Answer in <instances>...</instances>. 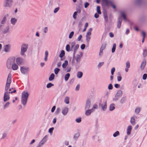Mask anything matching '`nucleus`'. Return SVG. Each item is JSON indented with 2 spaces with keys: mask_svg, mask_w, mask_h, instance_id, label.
<instances>
[{
  "mask_svg": "<svg viewBox=\"0 0 147 147\" xmlns=\"http://www.w3.org/2000/svg\"><path fill=\"white\" fill-rule=\"evenodd\" d=\"M28 94L27 92H24L22 93V96L21 102L24 105L26 104L27 100L28 97Z\"/></svg>",
  "mask_w": 147,
  "mask_h": 147,
  "instance_id": "f257e3e1",
  "label": "nucleus"
},
{
  "mask_svg": "<svg viewBox=\"0 0 147 147\" xmlns=\"http://www.w3.org/2000/svg\"><path fill=\"white\" fill-rule=\"evenodd\" d=\"M11 82V76L9 75L7 80V83L6 85L5 90H8L10 87V84Z\"/></svg>",
  "mask_w": 147,
  "mask_h": 147,
  "instance_id": "f03ea898",
  "label": "nucleus"
},
{
  "mask_svg": "<svg viewBox=\"0 0 147 147\" xmlns=\"http://www.w3.org/2000/svg\"><path fill=\"white\" fill-rule=\"evenodd\" d=\"M6 91L5 92L3 96V100L6 102L9 99L10 97L9 94L10 92H8V90H5Z\"/></svg>",
  "mask_w": 147,
  "mask_h": 147,
  "instance_id": "7ed1b4c3",
  "label": "nucleus"
},
{
  "mask_svg": "<svg viewBox=\"0 0 147 147\" xmlns=\"http://www.w3.org/2000/svg\"><path fill=\"white\" fill-rule=\"evenodd\" d=\"M135 3L137 6H140L146 4V3L145 1H144L143 0H136Z\"/></svg>",
  "mask_w": 147,
  "mask_h": 147,
  "instance_id": "20e7f679",
  "label": "nucleus"
},
{
  "mask_svg": "<svg viewBox=\"0 0 147 147\" xmlns=\"http://www.w3.org/2000/svg\"><path fill=\"white\" fill-rule=\"evenodd\" d=\"M28 48L27 45L25 44H23L22 45L21 49V54L23 55H24V53L27 51V49Z\"/></svg>",
  "mask_w": 147,
  "mask_h": 147,
  "instance_id": "39448f33",
  "label": "nucleus"
},
{
  "mask_svg": "<svg viewBox=\"0 0 147 147\" xmlns=\"http://www.w3.org/2000/svg\"><path fill=\"white\" fill-rule=\"evenodd\" d=\"M15 58V57L10 58L8 59L7 61V65H11L14 62Z\"/></svg>",
  "mask_w": 147,
  "mask_h": 147,
  "instance_id": "423d86ee",
  "label": "nucleus"
},
{
  "mask_svg": "<svg viewBox=\"0 0 147 147\" xmlns=\"http://www.w3.org/2000/svg\"><path fill=\"white\" fill-rule=\"evenodd\" d=\"M28 70V68L25 67H22L20 68V71L23 74L27 73Z\"/></svg>",
  "mask_w": 147,
  "mask_h": 147,
  "instance_id": "0eeeda50",
  "label": "nucleus"
},
{
  "mask_svg": "<svg viewBox=\"0 0 147 147\" xmlns=\"http://www.w3.org/2000/svg\"><path fill=\"white\" fill-rule=\"evenodd\" d=\"M17 20L15 18H12L10 20V23L12 25H14L17 22Z\"/></svg>",
  "mask_w": 147,
  "mask_h": 147,
  "instance_id": "6e6552de",
  "label": "nucleus"
},
{
  "mask_svg": "<svg viewBox=\"0 0 147 147\" xmlns=\"http://www.w3.org/2000/svg\"><path fill=\"white\" fill-rule=\"evenodd\" d=\"M68 111V108L67 107L63 108L62 109V113L64 115H66Z\"/></svg>",
  "mask_w": 147,
  "mask_h": 147,
  "instance_id": "1a4fd4ad",
  "label": "nucleus"
},
{
  "mask_svg": "<svg viewBox=\"0 0 147 147\" xmlns=\"http://www.w3.org/2000/svg\"><path fill=\"white\" fill-rule=\"evenodd\" d=\"M10 45H6L4 47V51L5 52H8L9 51Z\"/></svg>",
  "mask_w": 147,
  "mask_h": 147,
  "instance_id": "9d476101",
  "label": "nucleus"
},
{
  "mask_svg": "<svg viewBox=\"0 0 147 147\" xmlns=\"http://www.w3.org/2000/svg\"><path fill=\"white\" fill-rule=\"evenodd\" d=\"M5 3L4 5L5 7H9L10 6V5L9 3H12V1L11 0H5Z\"/></svg>",
  "mask_w": 147,
  "mask_h": 147,
  "instance_id": "9b49d317",
  "label": "nucleus"
},
{
  "mask_svg": "<svg viewBox=\"0 0 147 147\" xmlns=\"http://www.w3.org/2000/svg\"><path fill=\"white\" fill-rule=\"evenodd\" d=\"M90 105V101L89 100H87L86 101V102L85 106L86 109H89Z\"/></svg>",
  "mask_w": 147,
  "mask_h": 147,
  "instance_id": "f8f14e48",
  "label": "nucleus"
},
{
  "mask_svg": "<svg viewBox=\"0 0 147 147\" xmlns=\"http://www.w3.org/2000/svg\"><path fill=\"white\" fill-rule=\"evenodd\" d=\"M46 140L45 138H43V139L40 142L38 146L37 147H40L42 145L46 142Z\"/></svg>",
  "mask_w": 147,
  "mask_h": 147,
  "instance_id": "ddd939ff",
  "label": "nucleus"
},
{
  "mask_svg": "<svg viewBox=\"0 0 147 147\" xmlns=\"http://www.w3.org/2000/svg\"><path fill=\"white\" fill-rule=\"evenodd\" d=\"M79 47V45H76L75 47V48L74 49V53L73 58H75V53L77 50L78 49ZM73 60H74V59H73V60L72 61V63L74 61Z\"/></svg>",
  "mask_w": 147,
  "mask_h": 147,
  "instance_id": "4468645a",
  "label": "nucleus"
},
{
  "mask_svg": "<svg viewBox=\"0 0 147 147\" xmlns=\"http://www.w3.org/2000/svg\"><path fill=\"white\" fill-rule=\"evenodd\" d=\"M16 62L18 64H20L23 62L22 59L20 58H18L16 59Z\"/></svg>",
  "mask_w": 147,
  "mask_h": 147,
  "instance_id": "2eb2a0df",
  "label": "nucleus"
},
{
  "mask_svg": "<svg viewBox=\"0 0 147 147\" xmlns=\"http://www.w3.org/2000/svg\"><path fill=\"white\" fill-rule=\"evenodd\" d=\"M132 129V126L131 125L129 126L127 129V133L128 135H129Z\"/></svg>",
  "mask_w": 147,
  "mask_h": 147,
  "instance_id": "dca6fc26",
  "label": "nucleus"
},
{
  "mask_svg": "<svg viewBox=\"0 0 147 147\" xmlns=\"http://www.w3.org/2000/svg\"><path fill=\"white\" fill-rule=\"evenodd\" d=\"M146 61L145 60H144L142 63L141 65V68L142 69H143L146 64Z\"/></svg>",
  "mask_w": 147,
  "mask_h": 147,
  "instance_id": "f3484780",
  "label": "nucleus"
},
{
  "mask_svg": "<svg viewBox=\"0 0 147 147\" xmlns=\"http://www.w3.org/2000/svg\"><path fill=\"white\" fill-rule=\"evenodd\" d=\"M82 56V53H81L80 55H78L77 56L76 60L77 62H79L80 59Z\"/></svg>",
  "mask_w": 147,
  "mask_h": 147,
  "instance_id": "a211bd4d",
  "label": "nucleus"
},
{
  "mask_svg": "<svg viewBox=\"0 0 147 147\" xmlns=\"http://www.w3.org/2000/svg\"><path fill=\"white\" fill-rule=\"evenodd\" d=\"M12 67L13 70H17L18 68V66L15 64H13L12 65Z\"/></svg>",
  "mask_w": 147,
  "mask_h": 147,
  "instance_id": "6ab92c4d",
  "label": "nucleus"
},
{
  "mask_svg": "<svg viewBox=\"0 0 147 147\" xmlns=\"http://www.w3.org/2000/svg\"><path fill=\"white\" fill-rule=\"evenodd\" d=\"M9 29V26L7 27L3 30V33L4 34H5L7 33L8 32Z\"/></svg>",
  "mask_w": 147,
  "mask_h": 147,
  "instance_id": "aec40b11",
  "label": "nucleus"
},
{
  "mask_svg": "<svg viewBox=\"0 0 147 147\" xmlns=\"http://www.w3.org/2000/svg\"><path fill=\"white\" fill-rule=\"evenodd\" d=\"M92 111H93L91 109L88 110H87L86 112V115L87 116L89 115L90 114L91 112H92Z\"/></svg>",
  "mask_w": 147,
  "mask_h": 147,
  "instance_id": "412c9836",
  "label": "nucleus"
},
{
  "mask_svg": "<svg viewBox=\"0 0 147 147\" xmlns=\"http://www.w3.org/2000/svg\"><path fill=\"white\" fill-rule=\"evenodd\" d=\"M8 16V15H7V16H4V17L3 18V19L2 20L1 22L2 24H5V23L6 20H7V16Z\"/></svg>",
  "mask_w": 147,
  "mask_h": 147,
  "instance_id": "4be33fe9",
  "label": "nucleus"
},
{
  "mask_svg": "<svg viewBox=\"0 0 147 147\" xmlns=\"http://www.w3.org/2000/svg\"><path fill=\"white\" fill-rule=\"evenodd\" d=\"M120 14L122 16L123 18L125 20L126 19L125 13L124 11H121Z\"/></svg>",
  "mask_w": 147,
  "mask_h": 147,
  "instance_id": "5701e85b",
  "label": "nucleus"
},
{
  "mask_svg": "<svg viewBox=\"0 0 147 147\" xmlns=\"http://www.w3.org/2000/svg\"><path fill=\"white\" fill-rule=\"evenodd\" d=\"M68 65V61L67 60L65 61L64 63L62 65V66L63 68H65L66 66Z\"/></svg>",
  "mask_w": 147,
  "mask_h": 147,
  "instance_id": "b1692460",
  "label": "nucleus"
},
{
  "mask_svg": "<svg viewBox=\"0 0 147 147\" xmlns=\"http://www.w3.org/2000/svg\"><path fill=\"white\" fill-rule=\"evenodd\" d=\"M69 97L68 96L66 97L65 99L64 102H65L67 104L69 103Z\"/></svg>",
  "mask_w": 147,
  "mask_h": 147,
  "instance_id": "393cba45",
  "label": "nucleus"
},
{
  "mask_svg": "<svg viewBox=\"0 0 147 147\" xmlns=\"http://www.w3.org/2000/svg\"><path fill=\"white\" fill-rule=\"evenodd\" d=\"M70 76V75L69 73H67L65 75V81H67L68 80Z\"/></svg>",
  "mask_w": 147,
  "mask_h": 147,
  "instance_id": "a878e982",
  "label": "nucleus"
},
{
  "mask_svg": "<svg viewBox=\"0 0 147 147\" xmlns=\"http://www.w3.org/2000/svg\"><path fill=\"white\" fill-rule=\"evenodd\" d=\"M55 77V75L53 74H51L50 76L49 80L50 81H52L53 80L54 78Z\"/></svg>",
  "mask_w": 147,
  "mask_h": 147,
  "instance_id": "bb28decb",
  "label": "nucleus"
},
{
  "mask_svg": "<svg viewBox=\"0 0 147 147\" xmlns=\"http://www.w3.org/2000/svg\"><path fill=\"white\" fill-rule=\"evenodd\" d=\"M82 73L81 71L78 72L77 74V77L79 78H81L82 76Z\"/></svg>",
  "mask_w": 147,
  "mask_h": 147,
  "instance_id": "cd10ccee",
  "label": "nucleus"
},
{
  "mask_svg": "<svg viewBox=\"0 0 147 147\" xmlns=\"http://www.w3.org/2000/svg\"><path fill=\"white\" fill-rule=\"evenodd\" d=\"M99 106L102 107V109L103 110H105L106 109L107 107L106 102H105V105L104 106L102 107V105H101L100 104H99Z\"/></svg>",
  "mask_w": 147,
  "mask_h": 147,
  "instance_id": "c85d7f7f",
  "label": "nucleus"
},
{
  "mask_svg": "<svg viewBox=\"0 0 147 147\" xmlns=\"http://www.w3.org/2000/svg\"><path fill=\"white\" fill-rule=\"evenodd\" d=\"M130 122H131V124L133 125H134V124H135V119L134 117H132L131 118V120H130Z\"/></svg>",
  "mask_w": 147,
  "mask_h": 147,
  "instance_id": "c756f323",
  "label": "nucleus"
},
{
  "mask_svg": "<svg viewBox=\"0 0 147 147\" xmlns=\"http://www.w3.org/2000/svg\"><path fill=\"white\" fill-rule=\"evenodd\" d=\"M96 11L99 14H101V12L100 10V7L99 6H97L96 7Z\"/></svg>",
  "mask_w": 147,
  "mask_h": 147,
  "instance_id": "7c9ffc66",
  "label": "nucleus"
},
{
  "mask_svg": "<svg viewBox=\"0 0 147 147\" xmlns=\"http://www.w3.org/2000/svg\"><path fill=\"white\" fill-rule=\"evenodd\" d=\"M115 109L114 105L113 104L110 105L109 107V110L110 111H112Z\"/></svg>",
  "mask_w": 147,
  "mask_h": 147,
  "instance_id": "2f4dec72",
  "label": "nucleus"
},
{
  "mask_svg": "<svg viewBox=\"0 0 147 147\" xmlns=\"http://www.w3.org/2000/svg\"><path fill=\"white\" fill-rule=\"evenodd\" d=\"M92 30V28H90L88 30V31L87 32L86 35L87 36H90L91 35V32Z\"/></svg>",
  "mask_w": 147,
  "mask_h": 147,
  "instance_id": "473e14b6",
  "label": "nucleus"
},
{
  "mask_svg": "<svg viewBox=\"0 0 147 147\" xmlns=\"http://www.w3.org/2000/svg\"><path fill=\"white\" fill-rule=\"evenodd\" d=\"M116 47V45L115 44H114L113 45V47L112 49V53H114Z\"/></svg>",
  "mask_w": 147,
  "mask_h": 147,
  "instance_id": "72a5a7b5",
  "label": "nucleus"
},
{
  "mask_svg": "<svg viewBox=\"0 0 147 147\" xmlns=\"http://www.w3.org/2000/svg\"><path fill=\"white\" fill-rule=\"evenodd\" d=\"M65 52L63 50L61 51V53L59 55V57H62L65 55Z\"/></svg>",
  "mask_w": 147,
  "mask_h": 147,
  "instance_id": "f704fd0d",
  "label": "nucleus"
},
{
  "mask_svg": "<svg viewBox=\"0 0 147 147\" xmlns=\"http://www.w3.org/2000/svg\"><path fill=\"white\" fill-rule=\"evenodd\" d=\"M147 54V50L146 49L144 50L143 53V56L144 57H145Z\"/></svg>",
  "mask_w": 147,
  "mask_h": 147,
  "instance_id": "c9c22d12",
  "label": "nucleus"
},
{
  "mask_svg": "<svg viewBox=\"0 0 147 147\" xmlns=\"http://www.w3.org/2000/svg\"><path fill=\"white\" fill-rule=\"evenodd\" d=\"M66 49L67 51H70V46L69 45H67L66 47Z\"/></svg>",
  "mask_w": 147,
  "mask_h": 147,
  "instance_id": "e433bc0d",
  "label": "nucleus"
},
{
  "mask_svg": "<svg viewBox=\"0 0 147 147\" xmlns=\"http://www.w3.org/2000/svg\"><path fill=\"white\" fill-rule=\"evenodd\" d=\"M60 71V69L58 68H56L54 69V72L55 74H57Z\"/></svg>",
  "mask_w": 147,
  "mask_h": 147,
  "instance_id": "4c0bfd02",
  "label": "nucleus"
},
{
  "mask_svg": "<svg viewBox=\"0 0 147 147\" xmlns=\"http://www.w3.org/2000/svg\"><path fill=\"white\" fill-rule=\"evenodd\" d=\"M53 85H54L53 84L51 83H49L47 85V88H49L53 86Z\"/></svg>",
  "mask_w": 147,
  "mask_h": 147,
  "instance_id": "58836bf2",
  "label": "nucleus"
},
{
  "mask_svg": "<svg viewBox=\"0 0 147 147\" xmlns=\"http://www.w3.org/2000/svg\"><path fill=\"white\" fill-rule=\"evenodd\" d=\"M97 108H98L97 105H93V107L92 108V109H91L92 110V111H93L94 110V109H97Z\"/></svg>",
  "mask_w": 147,
  "mask_h": 147,
  "instance_id": "ea45409f",
  "label": "nucleus"
},
{
  "mask_svg": "<svg viewBox=\"0 0 147 147\" xmlns=\"http://www.w3.org/2000/svg\"><path fill=\"white\" fill-rule=\"evenodd\" d=\"M106 43H103L101 47V49H102V50L104 49L106 47Z\"/></svg>",
  "mask_w": 147,
  "mask_h": 147,
  "instance_id": "a19ab883",
  "label": "nucleus"
},
{
  "mask_svg": "<svg viewBox=\"0 0 147 147\" xmlns=\"http://www.w3.org/2000/svg\"><path fill=\"white\" fill-rule=\"evenodd\" d=\"M74 34V32L73 31H72L69 34V38H72L73 35Z\"/></svg>",
  "mask_w": 147,
  "mask_h": 147,
  "instance_id": "79ce46f5",
  "label": "nucleus"
},
{
  "mask_svg": "<svg viewBox=\"0 0 147 147\" xmlns=\"http://www.w3.org/2000/svg\"><path fill=\"white\" fill-rule=\"evenodd\" d=\"M121 22L120 21H118L117 23V27L118 28H120L121 26Z\"/></svg>",
  "mask_w": 147,
  "mask_h": 147,
  "instance_id": "37998d69",
  "label": "nucleus"
},
{
  "mask_svg": "<svg viewBox=\"0 0 147 147\" xmlns=\"http://www.w3.org/2000/svg\"><path fill=\"white\" fill-rule=\"evenodd\" d=\"M119 134V132L118 131H117L114 134H113V136L114 137H116L117 136H118Z\"/></svg>",
  "mask_w": 147,
  "mask_h": 147,
  "instance_id": "c03bdc74",
  "label": "nucleus"
},
{
  "mask_svg": "<svg viewBox=\"0 0 147 147\" xmlns=\"http://www.w3.org/2000/svg\"><path fill=\"white\" fill-rule=\"evenodd\" d=\"M10 104V103L9 102H7L4 106V108L5 109L8 107Z\"/></svg>",
  "mask_w": 147,
  "mask_h": 147,
  "instance_id": "a18cd8bd",
  "label": "nucleus"
},
{
  "mask_svg": "<svg viewBox=\"0 0 147 147\" xmlns=\"http://www.w3.org/2000/svg\"><path fill=\"white\" fill-rule=\"evenodd\" d=\"M89 5V4L87 2H86L84 3V6L85 8H86Z\"/></svg>",
  "mask_w": 147,
  "mask_h": 147,
  "instance_id": "49530a36",
  "label": "nucleus"
},
{
  "mask_svg": "<svg viewBox=\"0 0 147 147\" xmlns=\"http://www.w3.org/2000/svg\"><path fill=\"white\" fill-rule=\"evenodd\" d=\"M86 40L88 42H89V41L90 39V36H86Z\"/></svg>",
  "mask_w": 147,
  "mask_h": 147,
  "instance_id": "de8ad7c7",
  "label": "nucleus"
},
{
  "mask_svg": "<svg viewBox=\"0 0 147 147\" xmlns=\"http://www.w3.org/2000/svg\"><path fill=\"white\" fill-rule=\"evenodd\" d=\"M130 67V63L129 62L127 61L126 63V68H129Z\"/></svg>",
  "mask_w": 147,
  "mask_h": 147,
  "instance_id": "09e8293b",
  "label": "nucleus"
},
{
  "mask_svg": "<svg viewBox=\"0 0 147 147\" xmlns=\"http://www.w3.org/2000/svg\"><path fill=\"white\" fill-rule=\"evenodd\" d=\"M147 77V75L146 74H144L143 76V79L144 80H145L146 79Z\"/></svg>",
  "mask_w": 147,
  "mask_h": 147,
  "instance_id": "8fccbe9b",
  "label": "nucleus"
},
{
  "mask_svg": "<svg viewBox=\"0 0 147 147\" xmlns=\"http://www.w3.org/2000/svg\"><path fill=\"white\" fill-rule=\"evenodd\" d=\"M77 13V12H74L73 14V17L75 19L76 18V16Z\"/></svg>",
  "mask_w": 147,
  "mask_h": 147,
  "instance_id": "3c124183",
  "label": "nucleus"
},
{
  "mask_svg": "<svg viewBox=\"0 0 147 147\" xmlns=\"http://www.w3.org/2000/svg\"><path fill=\"white\" fill-rule=\"evenodd\" d=\"M122 92L121 91H119L117 92L116 94V95L117 96L120 95L122 94Z\"/></svg>",
  "mask_w": 147,
  "mask_h": 147,
  "instance_id": "603ef678",
  "label": "nucleus"
},
{
  "mask_svg": "<svg viewBox=\"0 0 147 147\" xmlns=\"http://www.w3.org/2000/svg\"><path fill=\"white\" fill-rule=\"evenodd\" d=\"M53 129H54L53 127H52V128H50L49 130V132L50 133H52Z\"/></svg>",
  "mask_w": 147,
  "mask_h": 147,
  "instance_id": "864d4df0",
  "label": "nucleus"
},
{
  "mask_svg": "<svg viewBox=\"0 0 147 147\" xmlns=\"http://www.w3.org/2000/svg\"><path fill=\"white\" fill-rule=\"evenodd\" d=\"M59 7H57L55 8V9L54 12V13H56L59 10Z\"/></svg>",
  "mask_w": 147,
  "mask_h": 147,
  "instance_id": "5fc2aeb1",
  "label": "nucleus"
},
{
  "mask_svg": "<svg viewBox=\"0 0 147 147\" xmlns=\"http://www.w3.org/2000/svg\"><path fill=\"white\" fill-rule=\"evenodd\" d=\"M115 68L114 67L111 70V74L112 75H113L114 74V72L115 71Z\"/></svg>",
  "mask_w": 147,
  "mask_h": 147,
  "instance_id": "6e6d98bb",
  "label": "nucleus"
},
{
  "mask_svg": "<svg viewBox=\"0 0 147 147\" xmlns=\"http://www.w3.org/2000/svg\"><path fill=\"white\" fill-rule=\"evenodd\" d=\"M140 111V109L139 108H137L135 110V112L137 113H138Z\"/></svg>",
  "mask_w": 147,
  "mask_h": 147,
  "instance_id": "4d7b16f0",
  "label": "nucleus"
},
{
  "mask_svg": "<svg viewBox=\"0 0 147 147\" xmlns=\"http://www.w3.org/2000/svg\"><path fill=\"white\" fill-rule=\"evenodd\" d=\"M76 121L78 123H80L81 121V118H77L76 119Z\"/></svg>",
  "mask_w": 147,
  "mask_h": 147,
  "instance_id": "13d9d810",
  "label": "nucleus"
},
{
  "mask_svg": "<svg viewBox=\"0 0 147 147\" xmlns=\"http://www.w3.org/2000/svg\"><path fill=\"white\" fill-rule=\"evenodd\" d=\"M113 88V86L111 84H110L108 86V89L109 90H111Z\"/></svg>",
  "mask_w": 147,
  "mask_h": 147,
  "instance_id": "bf43d9fd",
  "label": "nucleus"
},
{
  "mask_svg": "<svg viewBox=\"0 0 147 147\" xmlns=\"http://www.w3.org/2000/svg\"><path fill=\"white\" fill-rule=\"evenodd\" d=\"M104 63L103 62H100L98 64V67H100L102 65L104 64Z\"/></svg>",
  "mask_w": 147,
  "mask_h": 147,
  "instance_id": "052dcab7",
  "label": "nucleus"
},
{
  "mask_svg": "<svg viewBox=\"0 0 147 147\" xmlns=\"http://www.w3.org/2000/svg\"><path fill=\"white\" fill-rule=\"evenodd\" d=\"M85 45L84 44L82 45L81 46V48L82 49H84L85 48Z\"/></svg>",
  "mask_w": 147,
  "mask_h": 147,
  "instance_id": "680f3d73",
  "label": "nucleus"
},
{
  "mask_svg": "<svg viewBox=\"0 0 147 147\" xmlns=\"http://www.w3.org/2000/svg\"><path fill=\"white\" fill-rule=\"evenodd\" d=\"M122 78L121 76H118L117 77V80L119 81H120L121 80Z\"/></svg>",
  "mask_w": 147,
  "mask_h": 147,
  "instance_id": "e2e57ef3",
  "label": "nucleus"
},
{
  "mask_svg": "<svg viewBox=\"0 0 147 147\" xmlns=\"http://www.w3.org/2000/svg\"><path fill=\"white\" fill-rule=\"evenodd\" d=\"M56 107L55 106H54L51 109V111L52 112H54L55 109Z\"/></svg>",
  "mask_w": 147,
  "mask_h": 147,
  "instance_id": "0e129e2a",
  "label": "nucleus"
},
{
  "mask_svg": "<svg viewBox=\"0 0 147 147\" xmlns=\"http://www.w3.org/2000/svg\"><path fill=\"white\" fill-rule=\"evenodd\" d=\"M82 38V36L80 35L77 38V40L78 41H79Z\"/></svg>",
  "mask_w": 147,
  "mask_h": 147,
  "instance_id": "69168bd1",
  "label": "nucleus"
},
{
  "mask_svg": "<svg viewBox=\"0 0 147 147\" xmlns=\"http://www.w3.org/2000/svg\"><path fill=\"white\" fill-rule=\"evenodd\" d=\"M80 88V86L79 85H77L76 88V90H78Z\"/></svg>",
  "mask_w": 147,
  "mask_h": 147,
  "instance_id": "338daca9",
  "label": "nucleus"
},
{
  "mask_svg": "<svg viewBox=\"0 0 147 147\" xmlns=\"http://www.w3.org/2000/svg\"><path fill=\"white\" fill-rule=\"evenodd\" d=\"M142 34L143 36V38H144L145 36V33L144 32L142 31Z\"/></svg>",
  "mask_w": 147,
  "mask_h": 147,
  "instance_id": "774afa93",
  "label": "nucleus"
}]
</instances>
